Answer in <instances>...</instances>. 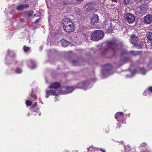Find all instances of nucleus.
Instances as JSON below:
<instances>
[{
    "instance_id": "1",
    "label": "nucleus",
    "mask_w": 152,
    "mask_h": 152,
    "mask_svg": "<svg viewBox=\"0 0 152 152\" xmlns=\"http://www.w3.org/2000/svg\"><path fill=\"white\" fill-rule=\"evenodd\" d=\"M63 28L68 32H71L74 30V27L72 21L70 18H65L63 21Z\"/></svg>"
},
{
    "instance_id": "2",
    "label": "nucleus",
    "mask_w": 152,
    "mask_h": 152,
    "mask_svg": "<svg viewBox=\"0 0 152 152\" xmlns=\"http://www.w3.org/2000/svg\"><path fill=\"white\" fill-rule=\"evenodd\" d=\"M74 88L73 87H63L62 88L61 92H57L56 93H54L53 92L50 91L47 92V95L48 94H51L53 95V96L56 95L58 96L60 95L61 94H66L72 92L74 90Z\"/></svg>"
},
{
    "instance_id": "3",
    "label": "nucleus",
    "mask_w": 152,
    "mask_h": 152,
    "mask_svg": "<svg viewBox=\"0 0 152 152\" xmlns=\"http://www.w3.org/2000/svg\"><path fill=\"white\" fill-rule=\"evenodd\" d=\"M104 33L100 30H97L93 32L91 35V40L94 41H98L102 39L103 37Z\"/></svg>"
},
{
    "instance_id": "4",
    "label": "nucleus",
    "mask_w": 152,
    "mask_h": 152,
    "mask_svg": "<svg viewBox=\"0 0 152 152\" xmlns=\"http://www.w3.org/2000/svg\"><path fill=\"white\" fill-rule=\"evenodd\" d=\"M60 86V84L58 82H55L52 83L49 86V88H50L54 89H55V90L52 89L49 91H47L46 92V94H47V92H50V91L53 92L54 93H56V92H61V91H59L57 89ZM52 95L51 94H48L47 96L46 95V97H48L49 95Z\"/></svg>"
},
{
    "instance_id": "5",
    "label": "nucleus",
    "mask_w": 152,
    "mask_h": 152,
    "mask_svg": "<svg viewBox=\"0 0 152 152\" xmlns=\"http://www.w3.org/2000/svg\"><path fill=\"white\" fill-rule=\"evenodd\" d=\"M125 18L126 21L129 23H133L135 21V17L134 15L130 13L126 14Z\"/></svg>"
},
{
    "instance_id": "6",
    "label": "nucleus",
    "mask_w": 152,
    "mask_h": 152,
    "mask_svg": "<svg viewBox=\"0 0 152 152\" xmlns=\"http://www.w3.org/2000/svg\"><path fill=\"white\" fill-rule=\"evenodd\" d=\"M95 6V4L93 2H87L84 6L86 11L88 12L91 11Z\"/></svg>"
},
{
    "instance_id": "7",
    "label": "nucleus",
    "mask_w": 152,
    "mask_h": 152,
    "mask_svg": "<svg viewBox=\"0 0 152 152\" xmlns=\"http://www.w3.org/2000/svg\"><path fill=\"white\" fill-rule=\"evenodd\" d=\"M108 48L106 49L105 50L107 51V49L112 50L115 51L117 48V46L115 43L113 42H109L107 43Z\"/></svg>"
},
{
    "instance_id": "8",
    "label": "nucleus",
    "mask_w": 152,
    "mask_h": 152,
    "mask_svg": "<svg viewBox=\"0 0 152 152\" xmlns=\"http://www.w3.org/2000/svg\"><path fill=\"white\" fill-rule=\"evenodd\" d=\"M144 22L148 24L151 23L152 22V15L149 14L147 15L144 17Z\"/></svg>"
},
{
    "instance_id": "9",
    "label": "nucleus",
    "mask_w": 152,
    "mask_h": 152,
    "mask_svg": "<svg viewBox=\"0 0 152 152\" xmlns=\"http://www.w3.org/2000/svg\"><path fill=\"white\" fill-rule=\"evenodd\" d=\"M137 38L134 34H133L131 37V39L130 40V42L132 44H135V46L136 47H137L138 48H141V46L137 45V46H136V42H137Z\"/></svg>"
},
{
    "instance_id": "10",
    "label": "nucleus",
    "mask_w": 152,
    "mask_h": 152,
    "mask_svg": "<svg viewBox=\"0 0 152 152\" xmlns=\"http://www.w3.org/2000/svg\"><path fill=\"white\" fill-rule=\"evenodd\" d=\"M123 115L122 112H118L115 115V118L118 121H121L123 119Z\"/></svg>"
},
{
    "instance_id": "11",
    "label": "nucleus",
    "mask_w": 152,
    "mask_h": 152,
    "mask_svg": "<svg viewBox=\"0 0 152 152\" xmlns=\"http://www.w3.org/2000/svg\"><path fill=\"white\" fill-rule=\"evenodd\" d=\"M89 85L87 82L81 83H78L77 86V87L78 88H83L86 89V87Z\"/></svg>"
},
{
    "instance_id": "12",
    "label": "nucleus",
    "mask_w": 152,
    "mask_h": 152,
    "mask_svg": "<svg viewBox=\"0 0 152 152\" xmlns=\"http://www.w3.org/2000/svg\"><path fill=\"white\" fill-rule=\"evenodd\" d=\"M99 18L97 15H94L91 19V23L92 25L98 22Z\"/></svg>"
},
{
    "instance_id": "13",
    "label": "nucleus",
    "mask_w": 152,
    "mask_h": 152,
    "mask_svg": "<svg viewBox=\"0 0 152 152\" xmlns=\"http://www.w3.org/2000/svg\"><path fill=\"white\" fill-rule=\"evenodd\" d=\"M29 7L28 4L20 5L17 6V9L18 11L24 9L28 8Z\"/></svg>"
},
{
    "instance_id": "14",
    "label": "nucleus",
    "mask_w": 152,
    "mask_h": 152,
    "mask_svg": "<svg viewBox=\"0 0 152 152\" xmlns=\"http://www.w3.org/2000/svg\"><path fill=\"white\" fill-rule=\"evenodd\" d=\"M61 42L62 44V45L63 46L66 47L69 44V42L65 39H62L61 41Z\"/></svg>"
},
{
    "instance_id": "15",
    "label": "nucleus",
    "mask_w": 152,
    "mask_h": 152,
    "mask_svg": "<svg viewBox=\"0 0 152 152\" xmlns=\"http://www.w3.org/2000/svg\"><path fill=\"white\" fill-rule=\"evenodd\" d=\"M111 68L112 66L110 64H107L104 66V69L108 71L111 69Z\"/></svg>"
},
{
    "instance_id": "16",
    "label": "nucleus",
    "mask_w": 152,
    "mask_h": 152,
    "mask_svg": "<svg viewBox=\"0 0 152 152\" xmlns=\"http://www.w3.org/2000/svg\"><path fill=\"white\" fill-rule=\"evenodd\" d=\"M140 72L141 74L145 75L146 73V71L144 68H142L140 69Z\"/></svg>"
},
{
    "instance_id": "17",
    "label": "nucleus",
    "mask_w": 152,
    "mask_h": 152,
    "mask_svg": "<svg viewBox=\"0 0 152 152\" xmlns=\"http://www.w3.org/2000/svg\"><path fill=\"white\" fill-rule=\"evenodd\" d=\"M146 36L148 39L150 40H152V33H149V34H147Z\"/></svg>"
},
{
    "instance_id": "18",
    "label": "nucleus",
    "mask_w": 152,
    "mask_h": 152,
    "mask_svg": "<svg viewBox=\"0 0 152 152\" xmlns=\"http://www.w3.org/2000/svg\"><path fill=\"white\" fill-rule=\"evenodd\" d=\"M26 104L27 106H30L32 104V102L29 100H27L26 101Z\"/></svg>"
},
{
    "instance_id": "19",
    "label": "nucleus",
    "mask_w": 152,
    "mask_h": 152,
    "mask_svg": "<svg viewBox=\"0 0 152 152\" xmlns=\"http://www.w3.org/2000/svg\"><path fill=\"white\" fill-rule=\"evenodd\" d=\"M22 71V70L19 68H17L15 70L16 72L18 73H21Z\"/></svg>"
},
{
    "instance_id": "20",
    "label": "nucleus",
    "mask_w": 152,
    "mask_h": 152,
    "mask_svg": "<svg viewBox=\"0 0 152 152\" xmlns=\"http://www.w3.org/2000/svg\"><path fill=\"white\" fill-rule=\"evenodd\" d=\"M34 13L33 11H30L28 12V15L29 16H32Z\"/></svg>"
},
{
    "instance_id": "21",
    "label": "nucleus",
    "mask_w": 152,
    "mask_h": 152,
    "mask_svg": "<svg viewBox=\"0 0 152 152\" xmlns=\"http://www.w3.org/2000/svg\"><path fill=\"white\" fill-rule=\"evenodd\" d=\"M29 49V48L28 47H26V46H25L24 47V50L25 51H28Z\"/></svg>"
},
{
    "instance_id": "22",
    "label": "nucleus",
    "mask_w": 152,
    "mask_h": 152,
    "mask_svg": "<svg viewBox=\"0 0 152 152\" xmlns=\"http://www.w3.org/2000/svg\"><path fill=\"white\" fill-rule=\"evenodd\" d=\"M132 53L134 55H136L138 54V52H134V51H132Z\"/></svg>"
},
{
    "instance_id": "23",
    "label": "nucleus",
    "mask_w": 152,
    "mask_h": 152,
    "mask_svg": "<svg viewBox=\"0 0 152 152\" xmlns=\"http://www.w3.org/2000/svg\"><path fill=\"white\" fill-rule=\"evenodd\" d=\"M36 14H34V16H37L39 15V14H40V13L38 11H36Z\"/></svg>"
},
{
    "instance_id": "24",
    "label": "nucleus",
    "mask_w": 152,
    "mask_h": 152,
    "mask_svg": "<svg viewBox=\"0 0 152 152\" xmlns=\"http://www.w3.org/2000/svg\"><path fill=\"white\" fill-rule=\"evenodd\" d=\"M129 0H124V3L125 4H127L129 2Z\"/></svg>"
},
{
    "instance_id": "25",
    "label": "nucleus",
    "mask_w": 152,
    "mask_h": 152,
    "mask_svg": "<svg viewBox=\"0 0 152 152\" xmlns=\"http://www.w3.org/2000/svg\"><path fill=\"white\" fill-rule=\"evenodd\" d=\"M39 21V19H37L36 21H35V23L37 24L38 23Z\"/></svg>"
},
{
    "instance_id": "26",
    "label": "nucleus",
    "mask_w": 152,
    "mask_h": 152,
    "mask_svg": "<svg viewBox=\"0 0 152 152\" xmlns=\"http://www.w3.org/2000/svg\"><path fill=\"white\" fill-rule=\"evenodd\" d=\"M148 90L152 92V87H150L148 88Z\"/></svg>"
},
{
    "instance_id": "27",
    "label": "nucleus",
    "mask_w": 152,
    "mask_h": 152,
    "mask_svg": "<svg viewBox=\"0 0 152 152\" xmlns=\"http://www.w3.org/2000/svg\"><path fill=\"white\" fill-rule=\"evenodd\" d=\"M31 96L32 97H33L35 96V94L33 93V91H32V93H31Z\"/></svg>"
},
{
    "instance_id": "28",
    "label": "nucleus",
    "mask_w": 152,
    "mask_h": 152,
    "mask_svg": "<svg viewBox=\"0 0 152 152\" xmlns=\"http://www.w3.org/2000/svg\"><path fill=\"white\" fill-rule=\"evenodd\" d=\"M36 67V65H35L33 67H32L31 68L32 69H33L34 68H35Z\"/></svg>"
},
{
    "instance_id": "29",
    "label": "nucleus",
    "mask_w": 152,
    "mask_h": 152,
    "mask_svg": "<svg viewBox=\"0 0 152 152\" xmlns=\"http://www.w3.org/2000/svg\"><path fill=\"white\" fill-rule=\"evenodd\" d=\"M112 1V2H116V0H111Z\"/></svg>"
},
{
    "instance_id": "30",
    "label": "nucleus",
    "mask_w": 152,
    "mask_h": 152,
    "mask_svg": "<svg viewBox=\"0 0 152 152\" xmlns=\"http://www.w3.org/2000/svg\"><path fill=\"white\" fill-rule=\"evenodd\" d=\"M108 31L109 32H112V30L111 29H108Z\"/></svg>"
},
{
    "instance_id": "31",
    "label": "nucleus",
    "mask_w": 152,
    "mask_h": 152,
    "mask_svg": "<svg viewBox=\"0 0 152 152\" xmlns=\"http://www.w3.org/2000/svg\"><path fill=\"white\" fill-rule=\"evenodd\" d=\"M77 1H78V2H80L82 1L83 0H76Z\"/></svg>"
},
{
    "instance_id": "32",
    "label": "nucleus",
    "mask_w": 152,
    "mask_h": 152,
    "mask_svg": "<svg viewBox=\"0 0 152 152\" xmlns=\"http://www.w3.org/2000/svg\"><path fill=\"white\" fill-rule=\"evenodd\" d=\"M146 91H145V93H143V94H144V96H146V94H145V92H146Z\"/></svg>"
},
{
    "instance_id": "33",
    "label": "nucleus",
    "mask_w": 152,
    "mask_h": 152,
    "mask_svg": "<svg viewBox=\"0 0 152 152\" xmlns=\"http://www.w3.org/2000/svg\"><path fill=\"white\" fill-rule=\"evenodd\" d=\"M36 105H37V103H36V102H35V104L34 105V107L35 106H36Z\"/></svg>"
},
{
    "instance_id": "34",
    "label": "nucleus",
    "mask_w": 152,
    "mask_h": 152,
    "mask_svg": "<svg viewBox=\"0 0 152 152\" xmlns=\"http://www.w3.org/2000/svg\"><path fill=\"white\" fill-rule=\"evenodd\" d=\"M31 63H32V64H34V62H33V61H30Z\"/></svg>"
},
{
    "instance_id": "35",
    "label": "nucleus",
    "mask_w": 152,
    "mask_h": 152,
    "mask_svg": "<svg viewBox=\"0 0 152 152\" xmlns=\"http://www.w3.org/2000/svg\"><path fill=\"white\" fill-rule=\"evenodd\" d=\"M101 150L103 152H105V150H102V149H101Z\"/></svg>"
},
{
    "instance_id": "36",
    "label": "nucleus",
    "mask_w": 152,
    "mask_h": 152,
    "mask_svg": "<svg viewBox=\"0 0 152 152\" xmlns=\"http://www.w3.org/2000/svg\"><path fill=\"white\" fill-rule=\"evenodd\" d=\"M91 148H92L91 147H90L89 148V149L91 150Z\"/></svg>"
},
{
    "instance_id": "37",
    "label": "nucleus",
    "mask_w": 152,
    "mask_h": 152,
    "mask_svg": "<svg viewBox=\"0 0 152 152\" xmlns=\"http://www.w3.org/2000/svg\"><path fill=\"white\" fill-rule=\"evenodd\" d=\"M142 6H140V8H142Z\"/></svg>"
},
{
    "instance_id": "38",
    "label": "nucleus",
    "mask_w": 152,
    "mask_h": 152,
    "mask_svg": "<svg viewBox=\"0 0 152 152\" xmlns=\"http://www.w3.org/2000/svg\"><path fill=\"white\" fill-rule=\"evenodd\" d=\"M55 99H57V97H56Z\"/></svg>"
},
{
    "instance_id": "39",
    "label": "nucleus",
    "mask_w": 152,
    "mask_h": 152,
    "mask_svg": "<svg viewBox=\"0 0 152 152\" xmlns=\"http://www.w3.org/2000/svg\"><path fill=\"white\" fill-rule=\"evenodd\" d=\"M143 144H146V143H143Z\"/></svg>"
},
{
    "instance_id": "40",
    "label": "nucleus",
    "mask_w": 152,
    "mask_h": 152,
    "mask_svg": "<svg viewBox=\"0 0 152 152\" xmlns=\"http://www.w3.org/2000/svg\"><path fill=\"white\" fill-rule=\"evenodd\" d=\"M126 76H128V75H127Z\"/></svg>"
}]
</instances>
